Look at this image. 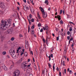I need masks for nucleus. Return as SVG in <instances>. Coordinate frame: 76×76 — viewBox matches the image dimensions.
<instances>
[{
    "instance_id": "nucleus-2",
    "label": "nucleus",
    "mask_w": 76,
    "mask_h": 76,
    "mask_svg": "<svg viewBox=\"0 0 76 76\" xmlns=\"http://www.w3.org/2000/svg\"><path fill=\"white\" fill-rule=\"evenodd\" d=\"M10 54L13 58H16V55L15 54V48H11L10 50Z\"/></svg>"
},
{
    "instance_id": "nucleus-34",
    "label": "nucleus",
    "mask_w": 76,
    "mask_h": 76,
    "mask_svg": "<svg viewBox=\"0 0 76 76\" xmlns=\"http://www.w3.org/2000/svg\"><path fill=\"white\" fill-rule=\"evenodd\" d=\"M34 33H35V32H34V30H32L31 34H34Z\"/></svg>"
},
{
    "instance_id": "nucleus-63",
    "label": "nucleus",
    "mask_w": 76,
    "mask_h": 76,
    "mask_svg": "<svg viewBox=\"0 0 76 76\" xmlns=\"http://www.w3.org/2000/svg\"><path fill=\"white\" fill-rule=\"evenodd\" d=\"M58 28H56V31H58Z\"/></svg>"
},
{
    "instance_id": "nucleus-10",
    "label": "nucleus",
    "mask_w": 76,
    "mask_h": 76,
    "mask_svg": "<svg viewBox=\"0 0 76 76\" xmlns=\"http://www.w3.org/2000/svg\"><path fill=\"white\" fill-rule=\"evenodd\" d=\"M2 68L3 69L5 70L6 71L7 70V67H6L5 66H2Z\"/></svg>"
},
{
    "instance_id": "nucleus-14",
    "label": "nucleus",
    "mask_w": 76,
    "mask_h": 76,
    "mask_svg": "<svg viewBox=\"0 0 76 76\" xmlns=\"http://www.w3.org/2000/svg\"><path fill=\"white\" fill-rule=\"evenodd\" d=\"M24 51H25V49H23L22 50V51H21V52H21L20 54L21 56H22V54H24V53H23L24 52Z\"/></svg>"
},
{
    "instance_id": "nucleus-25",
    "label": "nucleus",
    "mask_w": 76,
    "mask_h": 76,
    "mask_svg": "<svg viewBox=\"0 0 76 76\" xmlns=\"http://www.w3.org/2000/svg\"><path fill=\"white\" fill-rule=\"evenodd\" d=\"M29 31H30V26H28V32L29 33Z\"/></svg>"
},
{
    "instance_id": "nucleus-41",
    "label": "nucleus",
    "mask_w": 76,
    "mask_h": 76,
    "mask_svg": "<svg viewBox=\"0 0 76 76\" xmlns=\"http://www.w3.org/2000/svg\"><path fill=\"white\" fill-rule=\"evenodd\" d=\"M43 41L44 43H45V39L44 38L43 39Z\"/></svg>"
},
{
    "instance_id": "nucleus-51",
    "label": "nucleus",
    "mask_w": 76,
    "mask_h": 76,
    "mask_svg": "<svg viewBox=\"0 0 76 76\" xmlns=\"http://www.w3.org/2000/svg\"><path fill=\"white\" fill-rule=\"evenodd\" d=\"M70 74H72V73H73V72H72V70H70Z\"/></svg>"
},
{
    "instance_id": "nucleus-20",
    "label": "nucleus",
    "mask_w": 76,
    "mask_h": 76,
    "mask_svg": "<svg viewBox=\"0 0 76 76\" xmlns=\"http://www.w3.org/2000/svg\"><path fill=\"white\" fill-rule=\"evenodd\" d=\"M45 3L47 4V5H48V0H45Z\"/></svg>"
},
{
    "instance_id": "nucleus-17",
    "label": "nucleus",
    "mask_w": 76,
    "mask_h": 76,
    "mask_svg": "<svg viewBox=\"0 0 76 76\" xmlns=\"http://www.w3.org/2000/svg\"><path fill=\"white\" fill-rule=\"evenodd\" d=\"M28 64V61H24L23 63V64L24 65H27V64Z\"/></svg>"
},
{
    "instance_id": "nucleus-28",
    "label": "nucleus",
    "mask_w": 76,
    "mask_h": 76,
    "mask_svg": "<svg viewBox=\"0 0 76 76\" xmlns=\"http://www.w3.org/2000/svg\"><path fill=\"white\" fill-rule=\"evenodd\" d=\"M63 66H66V64H65V61H63Z\"/></svg>"
},
{
    "instance_id": "nucleus-4",
    "label": "nucleus",
    "mask_w": 76,
    "mask_h": 76,
    "mask_svg": "<svg viewBox=\"0 0 76 76\" xmlns=\"http://www.w3.org/2000/svg\"><path fill=\"white\" fill-rule=\"evenodd\" d=\"M14 76H18L20 75V71L19 70H17L13 72Z\"/></svg>"
},
{
    "instance_id": "nucleus-30",
    "label": "nucleus",
    "mask_w": 76,
    "mask_h": 76,
    "mask_svg": "<svg viewBox=\"0 0 76 76\" xmlns=\"http://www.w3.org/2000/svg\"><path fill=\"white\" fill-rule=\"evenodd\" d=\"M70 34H72V32H70V31H68L67 32V35H69Z\"/></svg>"
},
{
    "instance_id": "nucleus-47",
    "label": "nucleus",
    "mask_w": 76,
    "mask_h": 76,
    "mask_svg": "<svg viewBox=\"0 0 76 76\" xmlns=\"http://www.w3.org/2000/svg\"><path fill=\"white\" fill-rule=\"evenodd\" d=\"M62 10H60V14L61 15V13H62Z\"/></svg>"
},
{
    "instance_id": "nucleus-52",
    "label": "nucleus",
    "mask_w": 76,
    "mask_h": 76,
    "mask_svg": "<svg viewBox=\"0 0 76 76\" xmlns=\"http://www.w3.org/2000/svg\"><path fill=\"white\" fill-rule=\"evenodd\" d=\"M50 56L52 58H53V54H51Z\"/></svg>"
},
{
    "instance_id": "nucleus-56",
    "label": "nucleus",
    "mask_w": 76,
    "mask_h": 76,
    "mask_svg": "<svg viewBox=\"0 0 76 76\" xmlns=\"http://www.w3.org/2000/svg\"><path fill=\"white\" fill-rule=\"evenodd\" d=\"M73 39V38L72 37H71V38L70 39V41H72Z\"/></svg>"
},
{
    "instance_id": "nucleus-8",
    "label": "nucleus",
    "mask_w": 76,
    "mask_h": 76,
    "mask_svg": "<svg viewBox=\"0 0 76 76\" xmlns=\"http://www.w3.org/2000/svg\"><path fill=\"white\" fill-rule=\"evenodd\" d=\"M43 14V18H47V14L45 12L44 13V14Z\"/></svg>"
},
{
    "instance_id": "nucleus-5",
    "label": "nucleus",
    "mask_w": 76,
    "mask_h": 76,
    "mask_svg": "<svg viewBox=\"0 0 76 76\" xmlns=\"http://www.w3.org/2000/svg\"><path fill=\"white\" fill-rule=\"evenodd\" d=\"M0 7L1 8H4L5 7V6L4 5V3L0 2Z\"/></svg>"
},
{
    "instance_id": "nucleus-16",
    "label": "nucleus",
    "mask_w": 76,
    "mask_h": 76,
    "mask_svg": "<svg viewBox=\"0 0 76 76\" xmlns=\"http://www.w3.org/2000/svg\"><path fill=\"white\" fill-rule=\"evenodd\" d=\"M27 66V65H25L23 64V65H21V67H22V68H25Z\"/></svg>"
},
{
    "instance_id": "nucleus-40",
    "label": "nucleus",
    "mask_w": 76,
    "mask_h": 76,
    "mask_svg": "<svg viewBox=\"0 0 76 76\" xmlns=\"http://www.w3.org/2000/svg\"><path fill=\"white\" fill-rule=\"evenodd\" d=\"M30 10L31 12H32V13H34V10H31V9H30Z\"/></svg>"
},
{
    "instance_id": "nucleus-13",
    "label": "nucleus",
    "mask_w": 76,
    "mask_h": 76,
    "mask_svg": "<svg viewBox=\"0 0 76 76\" xmlns=\"http://www.w3.org/2000/svg\"><path fill=\"white\" fill-rule=\"evenodd\" d=\"M23 60V57H22L21 59H20V60H19L18 61V62L19 63H21V62H22V61Z\"/></svg>"
},
{
    "instance_id": "nucleus-36",
    "label": "nucleus",
    "mask_w": 76,
    "mask_h": 76,
    "mask_svg": "<svg viewBox=\"0 0 76 76\" xmlns=\"http://www.w3.org/2000/svg\"><path fill=\"white\" fill-rule=\"evenodd\" d=\"M29 17H30V19H31V18H32V16L31 14L29 15Z\"/></svg>"
},
{
    "instance_id": "nucleus-39",
    "label": "nucleus",
    "mask_w": 76,
    "mask_h": 76,
    "mask_svg": "<svg viewBox=\"0 0 76 76\" xmlns=\"http://www.w3.org/2000/svg\"><path fill=\"white\" fill-rule=\"evenodd\" d=\"M49 58V61H50V60H51V56H49L48 57Z\"/></svg>"
},
{
    "instance_id": "nucleus-61",
    "label": "nucleus",
    "mask_w": 76,
    "mask_h": 76,
    "mask_svg": "<svg viewBox=\"0 0 76 76\" xmlns=\"http://www.w3.org/2000/svg\"><path fill=\"white\" fill-rule=\"evenodd\" d=\"M29 76H33V75L32 74H30L29 75Z\"/></svg>"
},
{
    "instance_id": "nucleus-3",
    "label": "nucleus",
    "mask_w": 76,
    "mask_h": 76,
    "mask_svg": "<svg viewBox=\"0 0 76 76\" xmlns=\"http://www.w3.org/2000/svg\"><path fill=\"white\" fill-rule=\"evenodd\" d=\"M13 32V28H10L6 31L5 34H12Z\"/></svg>"
},
{
    "instance_id": "nucleus-6",
    "label": "nucleus",
    "mask_w": 76,
    "mask_h": 76,
    "mask_svg": "<svg viewBox=\"0 0 76 76\" xmlns=\"http://www.w3.org/2000/svg\"><path fill=\"white\" fill-rule=\"evenodd\" d=\"M45 27H43V29H44V31L46 30L47 31H48V25H47V24H45Z\"/></svg>"
},
{
    "instance_id": "nucleus-57",
    "label": "nucleus",
    "mask_w": 76,
    "mask_h": 76,
    "mask_svg": "<svg viewBox=\"0 0 76 76\" xmlns=\"http://www.w3.org/2000/svg\"><path fill=\"white\" fill-rule=\"evenodd\" d=\"M69 36H68L67 37V39H68V40H69V39H70V38H69Z\"/></svg>"
},
{
    "instance_id": "nucleus-38",
    "label": "nucleus",
    "mask_w": 76,
    "mask_h": 76,
    "mask_svg": "<svg viewBox=\"0 0 76 76\" xmlns=\"http://www.w3.org/2000/svg\"><path fill=\"white\" fill-rule=\"evenodd\" d=\"M34 69L35 70H37V68L36 66H35L34 67Z\"/></svg>"
},
{
    "instance_id": "nucleus-31",
    "label": "nucleus",
    "mask_w": 76,
    "mask_h": 76,
    "mask_svg": "<svg viewBox=\"0 0 76 76\" xmlns=\"http://www.w3.org/2000/svg\"><path fill=\"white\" fill-rule=\"evenodd\" d=\"M38 27H40V26H41V23H39V24H38Z\"/></svg>"
},
{
    "instance_id": "nucleus-12",
    "label": "nucleus",
    "mask_w": 76,
    "mask_h": 76,
    "mask_svg": "<svg viewBox=\"0 0 76 76\" xmlns=\"http://www.w3.org/2000/svg\"><path fill=\"white\" fill-rule=\"evenodd\" d=\"M57 18L58 19V20H61V16H60V15H58L57 16Z\"/></svg>"
},
{
    "instance_id": "nucleus-7",
    "label": "nucleus",
    "mask_w": 76,
    "mask_h": 76,
    "mask_svg": "<svg viewBox=\"0 0 76 76\" xmlns=\"http://www.w3.org/2000/svg\"><path fill=\"white\" fill-rule=\"evenodd\" d=\"M39 8L40 9H41V11L42 12V14H44V13H45L44 12V9H43V8H42V7H39Z\"/></svg>"
},
{
    "instance_id": "nucleus-21",
    "label": "nucleus",
    "mask_w": 76,
    "mask_h": 76,
    "mask_svg": "<svg viewBox=\"0 0 76 76\" xmlns=\"http://www.w3.org/2000/svg\"><path fill=\"white\" fill-rule=\"evenodd\" d=\"M3 13H4L1 10H0V15H3Z\"/></svg>"
},
{
    "instance_id": "nucleus-22",
    "label": "nucleus",
    "mask_w": 76,
    "mask_h": 76,
    "mask_svg": "<svg viewBox=\"0 0 76 76\" xmlns=\"http://www.w3.org/2000/svg\"><path fill=\"white\" fill-rule=\"evenodd\" d=\"M73 31H74V34H75L76 32V28H74Z\"/></svg>"
},
{
    "instance_id": "nucleus-62",
    "label": "nucleus",
    "mask_w": 76,
    "mask_h": 76,
    "mask_svg": "<svg viewBox=\"0 0 76 76\" xmlns=\"http://www.w3.org/2000/svg\"><path fill=\"white\" fill-rule=\"evenodd\" d=\"M30 61H31V59H28V62H29Z\"/></svg>"
},
{
    "instance_id": "nucleus-24",
    "label": "nucleus",
    "mask_w": 76,
    "mask_h": 76,
    "mask_svg": "<svg viewBox=\"0 0 76 76\" xmlns=\"http://www.w3.org/2000/svg\"><path fill=\"white\" fill-rule=\"evenodd\" d=\"M6 54H7V53H6V51H3L2 52V54H3V55H6Z\"/></svg>"
},
{
    "instance_id": "nucleus-64",
    "label": "nucleus",
    "mask_w": 76,
    "mask_h": 76,
    "mask_svg": "<svg viewBox=\"0 0 76 76\" xmlns=\"http://www.w3.org/2000/svg\"><path fill=\"white\" fill-rule=\"evenodd\" d=\"M23 1L24 3H26V0H23Z\"/></svg>"
},
{
    "instance_id": "nucleus-18",
    "label": "nucleus",
    "mask_w": 76,
    "mask_h": 76,
    "mask_svg": "<svg viewBox=\"0 0 76 76\" xmlns=\"http://www.w3.org/2000/svg\"><path fill=\"white\" fill-rule=\"evenodd\" d=\"M67 53V50H66V49H64V55H66V53Z\"/></svg>"
},
{
    "instance_id": "nucleus-49",
    "label": "nucleus",
    "mask_w": 76,
    "mask_h": 76,
    "mask_svg": "<svg viewBox=\"0 0 76 76\" xmlns=\"http://www.w3.org/2000/svg\"><path fill=\"white\" fill-rule=\"evenodd\" d=\"M64 72L65 73V74H66V69H64Z\"/></svg>"
},
{
    "instance_id": "nucleus-45",
    "label": "nucleus",
    "mask_w": 76,
    "mask_h": 76,
    "mask_svg": "<svg viewBox=\"0 0 76 76\" xmlns=\"http://www.w3.org/2000/svg\"><path fill=\"white\" fill-rule=\"evenodd\" d=\"M31 21L32 22H34V18H32L31 20Z\"/></svg>"
},
{
    "instance_id": "nucleus-54",
    "label": "nucleus",
    "mask_w": 76,
    "mask_h": 76,
    "mask_svg": "<svg viewBox=\"0 0 76 76\" xmlns=\"http://www.w3.org/2000/svg\"><path fill=\"white\" fill-rule=\"evenodd\" d=\"M31 0L32 1H30V3H32L33 5H34V3H33V1H32L33 0Z\"/></svg>"
},
{
    "instance_id": "nucleus-53",
    "label": "nucleus",
    "mask_w": 76,
    "mask_h": 76,
    "mask_svg": "<svg viewBox=\"0 0 76 76\" xmlns=\"http://www.w3.org/2000/svg\"><path fill=\"white\" fill-rule=\"evenodd\" d=\"M48 37H47V38L46 39V44H47V42H48V40H47V39H48Z\"/></svg>"
},
{
    "instance_id": "nucleus-43",
    "label": "nucleus",
    "mask_w": 76,
    "mask_h": 76,
    "mask_svg": "<svg viewBox=\"0 0 76 76\" xmlns=\"http://www.w3.org/2000/svg\"><path fill=\"white\" fill-rule=\"evenodd\" d=\"M74 51H75V49L74 48H72V53H74Z\"/></svg>"
},
{
    "instance_id": "nucleus-59",
    "label": "nucleus",
    "mask_w": 76,
    "mask_h": 76,
    "mask_svg": "<svg viewBox=\"0 0 76 76\" xmlns=\"http://www.w3.org/2000/svg\"><path fill=\"white\" fill-rule=\"evenodd\" d=\"M32 29H34V26L33 25L31 27Z\"/></svg>"
},
{
    "instance_id": "nucleus-37",
    "label": "nucleus",
    "mask_w": 76,
    "mask_h": 76,
    "mask_svg": "<svg viewBox=\"0 0 76 76\" xmlns=\"http://www.w3.org/2000/svg\"><path fill=\"white\" fill-rule=\"evenodd\" d=\"M48 65L49 67H50V68L51 67V64H50V63H48Z\"/></svg>"
},
{
    "instance_id": "nucleus-26",
    "label": "nucleus",
    "mask_w": 76,
    "mask_h": 76,
    "mask_svg": "<svg viewBox=\"0 0 76 76\" xmlns=\"http://www.w3.org/2000/svg\"><path fill=\"white\" fill-rule=\"evenodd\" d=\"M73 28H72V27H70V29H69V31L70 32H72V31Z\"/></svg>"
},
{
    "instance_id": "nucleus-55",
    "label": "nucleus",
    "mask_w": 76,
    "mask_h": 76,
    "mask_svg": "<svg viewBox=\"0 0 76 76\" xmlns=\"http://www.w3.org/2000/svg\"><path fill=\"white\" fill-rule=\"evenodd\" d=\"M70 41H71V40H69V45H68V46H69V44H70Z\"/></svg>"
},
{
    "instance_id": "nucleus-9",
    "label": "nucleus",
    "mask_w": 76,
    "mask_h": 76,
    "mask_svg": "<svg viewBox=\"0 0 76 76\" xmlns=\"http://www.w3.org/2000/svg\"><path fill=\"white\" fill-rule=\"evenodd\" d=\"M25 47H26L27 46V47H29V43L28 42V41H26V42H25Z\"/></svg>"
},
{
    "instance_id": "nucleus-42",
    "label": "nucleus",
    "mask_w": 76,
    "mask_h": 76,
    "mask_svg": "<svg viewBox=\"0 0 76 76\" xmlns=\"http://www.w3.org/2000/svg\"><path fill=\"white\" fill-rule=\"evenodd\" d=\"M40 32H43V28H41V29L40 30Z\"/></svg>"
},
{
    "instance_id": "nucleus-46",
    "label": "nucleus",
    "mask_w": 76,
    "mask_h": 76,
    "mask_svg": "<svg viewBox=\"0 0 76 76\" xmlns=\"http://www.w3.org/2000/svg\"><path fill=\"white\" fill-rule=\"evenodd\" d=\"M59 76H61V72L60 71L59 72Z\"/></svg>"
},
{
    "instance_id": "nucleus-60",
    "label": "nucleus",
    "mask_w": 76,
    "mask_h": 76,
    "mask_svg": "<svg viewBox=\"0 0 76 76\" xmlns=\"http://www.w3.org/2000/svg\"><path fill=\"white\" fill-rule=\"evenodd\" d=\"M64 58H65V59H66V58H67V56H64Z\"/></svg>"
},
{
    "instance_id": "nucleus-32",
    "label": "nucleus",
    "mask_w": 76,
    "mask_h": 76,
    "mask_svg": "<svg viewBox=\"0 0 76 76\" xmlns=\"http://www.w3.org/2000/svg\"><path fill=\"white\" fill-rule=\"evenodd\" d=\"M37 16L39 19H41V17H40V16L39 15V14H38Z\"/></svg>"
},
{
    "instance_id": "nucleus-33",
    "label": "nucleus",
    "mask_w": 76,
    "mask_h": 76,
    "mask_svg": "<svg viewBox=\"0 0 76 76\" xmlns=\"http://www.w3.org/2000/svg\"><path fill=\"white\" fill-rule=\"evenodd\" d=\"M60 23L61 25H62L63 23V20H61L60 21Z\"/></svg>"
},
{
    "instance_id": "nucleus-58",
    "label": "nucleus",
    "mask_w": 76,
    "mask_h": 76,
    "mask_svg": "<svg viewBox=\"0 0 76 76\" xmlns=\"http://www.w3.org/2000/svg\"><path fill=\"white\" fill-rule=\"evenodd\" d=\"M19 37H20L21 38V37H23V36H22V34H20L19 35Z\"/></svg>"
},
{
    "instance_id": "nucleus-27",
    "label": "nucleus",
    "mask_w": 76,
    "mask_h": 76,
    "mask_svg": "<svg viewBox=\"0 0 76 76\" xmlns=\"http://www.w3.org/2000/svg\"><path fill=\"white\" fill-rule=\"evenodd\" d=\"M11 43H12V42H11V41L8 40V44H11Z\"/></svg>"
},
{
    "instance_id": "nucleus-35",
    "label": "nucleus",
    "mask_w": 76,
    "mask_h": 76,
    "mask_svg": "<svg viewBox=\"0 0 76 76\" xmlns=\"http://www.w3.org/2000/svg\"><path fill=\"white\" fill-rule=\"evenodd\" d=\"M11 41H14L15 40V38L14 37H12L11 39Z\"/></svg>"
},
{
    "instance_id": "nucleus-19",
    "label": "nucleus",
    "mask_w": 76,
    "mask_h": 76,
    "mask_svg": "<svg viewBox=\"0 0 76 76\" xmlns=\"http://www.w3.org/2000/svg\"><path fill=\"white\" fill-rule=\"evenodd\" d=\"M30 66H31V64H29L28 65H27V66L26 67H28V69H30L31 70H32V68H29V67H30Z\"/></svg>"
},
{
    "instance_id": "nucleus-11",
    "label": "nucleus",
    "mask_w": 76,
    "mask_h": 76,
    "mask_svg": "<svg viewBox=\"0 0 76 76\" xmlns=\"http://www.w3.org/2000/svg\"><path fill=\"white\" fill-rule=\"evenodd\" d=\"M23 9H24V10H25V11H26L27 10H29V7H24Z\"/></svg>"
},
{
    "instance_id": "nucleus-15",
    "label": "nucleus",
    "mask_w": 76,
    "mask_h": 76,
    "mask_svg": "<svg viewBox=\"0 0 76 76\" xmlns=\"http://www.w3.org/2000/svg\"><path fill=\"white\" fill-rule=\"evenodd\" d=\"M12 64L10 66V69H12L14 66L15 64H14V62H12Z\"/></svg>"
},
{
    "instance_id": "nucleus-50",
    "label": "nucleus",
    "mask_w": 76,
    "mask_h": 76,
    "mask_svg": "<svg viewBox=\"0 0 76 76\" xmlns=\"http://www.w3.org/2000/svg\"><path fill=\"white\" fill-rule=\"evenodd\" d=\"M7 58H10V56H9V55H7Z\"/></svg>"
},
{
    "instance_id": "nucleus-29",
    "label": "nucleus",
    "mask_w": 76,
    "mask_h": 76,
    "mask_svg": "<svg viewBox=\"0 0 76 76\" xmlns=\"http://www.w3.org/2000/svg\"><path fill=\"white\" fill-rule=\"evenodd\" d=\"M53 70H55V64H53Z\"/></svg>"
},
{
    "instance_id": "nucleus-23",
    "label": "nucleus",
    "mask_w": 76,
    "mask_h": 76,
    "mask_svg": "<svg viewBox=\"0 0 76 76\" xmlns=\"http://www.w3.org/2000/svg\"><path fill=\"white\" fill-rule=\"evenodd\" d=\"M27 56H28V53L27 52H26L24 53V56L25 57H27Z\"/></svg>"
},
{
    "instance_id": "nucleus-44",
    "label": "nucleus",
    "mask_w": 76,
    "mask_h": 76,
    "mask_svg": "<svg viewBox=\"0 0 76 76\" xmlns=\"http://www.w3.org/2000/svg\"><path fill=\"white\" fill-rule=\"evenodd\" d=\"M28 22H29V25H31V21H30V20H29V19L28 18Z\"/></svg>"
},
{
    "instance_id": "nucleus-1",
    "label": "nucleus",
    "mask_w": 76,
    "mask_h": 76,
    "mask_svg": "<svg viewBox=\"0 0 76 76\" xmlns=\"http://www.w3.org/2000/svg\"><path fill=\"white\" fill-rule=\"evenodd\" d=\"M1 22L2 24L0 25V29L2 31L6 30L7 29L6 26H10L11 24V21H9L7 20H6L4 21H1Z\"/></svg>"
},
{
    "instance_id": "nucleus-48",
    "label": "nucleus",
    "mask_w": 76,
    "mask_h": 76,
    "mask_svg": "<svg viewBox=\"0 0 76 76\" xmlns=\"http://www.w3.org/2000/svg\"><path fill=\"white\" fill-rule=\"evenodd\" d=\"M59 39V37H57L56 38V40L57 41H58V40Z\"/></svg>"
}]
</instances>
